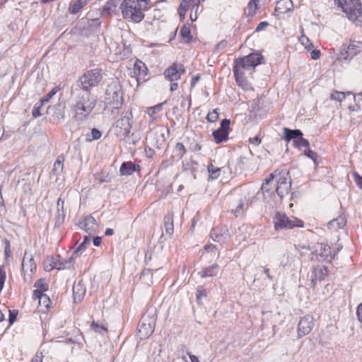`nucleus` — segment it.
<instances>
[{"mask_svg": "<svg viewBox=\"0 0 362 362\" xmlns=\"http://www.w3.org/2000/svg\"><path fill=\"white\" fill-rule=\"evenodd\" d=\"M258 5L257 0H250L247 4V12L248 16H253L257 10L258 9Z\"/></svg>", "mask_w": 362, "mask_h": 362, "instance_id": "nucleus-37", "label": "nucleus"}, {"mask_svg": "<svg viewBox=\"0 0 362 362\" xmlns=\"http://www.w3.org/2000/svg\"><path fill=\"white\" fill-rule=\"evenodd\" d=\"M327 276V269L324 266H317L313 269L311 272L310 281L311 286L315 288L318 281L325 279Z\"/></svg>", "mask_w": 362, "mask_h": 362, "instance_id": "nucleus-18", "label": "nucleus"}, {"mask_svg": "<svg viewBox=\"0 0 362 362\" xmlns=\"http://www.w3.org/2000/svg\"><path fill=\"white\" fill-rule=\"evenodd\" d=\"M346 221L342 216H339L336 218L331 220L327 223V227L331 230H337L342 228L346 225Z\"/></svg>", "mask_w": 362, "mask_h": 362, "instance_id": "nucleus-27", "label": "nucleus"}, {"mask_svg": "<svg viewBox=\"0 0 362 362\" xmlns=\"http://www.w3.org/2000/svg\"><path fill=\"white\" fill-rule=\"evenodd\" d=\"M103 79V71L96 68L86 71L76 83L75 88H80L86 92H91V88L97 86Z\"/></svg>", "mask_w": 362, "mask_h": 362, "instance_id": "nucleus-3", "label": "nucleus"}, {"mask_svg": "<svg viewBox=\"0 0 362 362\" xmlns=\"http://www.w3.org/2000/svg\"><path fill=\"white\" fill-rule=\"evenodd\" d=\"M156 315L154 308L148 310L141 317L138 325V335L141 339L149 337L156 327Z\"/></svg>", "mask_w": 362, "mask_h": 362, "instance_id": "nucleus-4", "label": "nucleus"}, {"mask_svg": "<svg viewBox=\"0 0 362 362\" xmlns=\"http://www.w3.org/2000/svg\"><path fill=\"white\" fill-rule=\"evenodd\" d=\"M132 114L131 111H127L122 117L116 122L117 127H119L122 134L124 137L127 136L132 129Z\"/></svg>", "mask_w": 362, "mask_h": 362, "instance_id": "nucleus-14", "label": "nucleus"}, {"mask_svg": "<svg viewBox=\"0 0 362 362\" xmlns=\"http://www.w3.org/2000/svg\"><path fill=\"white\" fill-rule=\"evenodd\" d=\"M346 98V95L344 92L334 91L330 96V98L334 100L341 102Z\"/></svg>", "mask_w": 362, "mask_h": 362, "instance_id": "nucleus-46", "label": "nucleus"}, {"mask_svg": "<svg viewBox=\"0 0 362 362\" xmlns=\"http://www.w3.org/2000/svg\"><path fill=\"white\" fill-rule=\"evenodd\" d=\"M304 154L310 158V159H312L315 163H316V160H317V154L316 152L312 151V150H310V149H308V150H305V152H304Z\"/></svg>", "mask_w": 362, "mask_h": 362, "instance_id": "nucleus-51", "label": "nucleus"}, {"mask_svg": "<svg viewBox=\"0 0 362 362\" xmlns=\"http://www.w3.org/2000/svg\"><path fill=\"white\" fill-rule=\"evenodd\" d=\"M230 124V119H224L221 122L220 127L214 131L212 135L216 144H220L228 140Z\"/></svg>", "mask_w": 362, "mask_h": 362, "instance_id": "nucleus-13", "label": "nucleus"}, {"mask_svg": "<svg viewBox=\"0 0 362 362\" xmlns=\"http://www.w3.org/2000/svg\"><path fill=\"white\" fill-rule=\"evenodd\" d=\"M91 328L95 332L103 334V332H107V327L103 325H100L98 322H93L91 324Z\"/></svg>", "mask_w": 362, "mask_h": 362, "instance_id": "nucleus-47", "label": "nucleus"}, {"mask_svg": "<svg viewBox=\"0 0 362 362\" xmlns=\"http://www.w3.org/2000/svg\"><path fill=\"white\" fill-rule=\"evenodd\" d=\"M64 202L62 198H59L57 202L58 212L59 213V211H62V219L64 218L65 216L64 211Z\"/></svg>", "mask_w": 362, "mask_h": 362, "instance_id": "nucleus-56", "label": "nucleus"}, {"mask_svg": "<svg viewBox=\"0 0 362 362\" xmlns=\"http://www.w3.org/2000/svg\"><path fill=\"white\" fill-rule=\"evenodd\" d=\"M184 66L180 63H173L164 71L165 79L170 82L178 81L181 75L185 73Z\"/></svg>", "mask_w": 362, "mask_h": 362, "instance_id": "nucleus-11", "label": "nucleus"}, {"mask_svg": "<svg viewBox=\"0 0 362 362\" xmlns=\"http://www.w3.org/2000/svg\"><path fill=\"white\" fill-rule=\"evenodd\" d=\"M91 0H77L69 8L71 14L78 13L80 10L87 5Z\"/></svg>", "mask_w": 362, "mask_h": 362, "instance_id": "nucleus-32", "label": "nucleus"}, {"mask_svg": "<svg viewBox=\"0 0 362 362\" xmlns=\"http://www.w3.org/2000/svg\"><path fill=\"white\" fill-rule=\"evenodd\" d=\"M210 237L215 242L224 243L229 239L230 234L226 226H220L211 231Z\"/></svg>", "mask_w": 362, "mask_h": 362, "instance_id": "nucleus-16", "label": "nucleus"}, {"mask_svg": "<svg viewBox=\"0 0 362 362\" xmlns=\"http://www.w3.org/2000/svg\"><path fill=\"white\" fill-rule=\"evenodd\" d=\"M147 68L145 64L141 61H136L134 66V74H137L139 77L144 79L146 75Z\"/></svg>", "mask_w": 362, "mask_h": 362, "instance_id": "nucleus-31", "label": "nucleus"}, {"mask_svg": "<svg viewBox=\"0 0 362 362\" xmlns=\"http://www.w3.org/2000/svg\"><path fill=\"white\" fill-rule=\"evenodd\" d=\"M314 327V318L313 315H306L301 317L298 325V336L302 337L308 334Z\"/></svg>", "mask_w": 362, "mask_h": 362, "instance_id": "nucleus-12", "label": "nucleus"}, {"mask_svg": "<svg viewBox=\"0 0 362 362\" xmlns=\"http://www.w3.org/2000/svg\"><path fill=\"white\" fill-rule=\"evenodd\" d=\"M175 153L176 156L180 159L183 157L186 153V148L182 143H177L175 146Z\"/></svg>", "mask_w": 362, "mask_h": 362, "instance_id": "nucleus-41", "label": "nucleus"}, {"mask_svg": "<svg viewBox=\"0 0 362 362\" xmlns=\"http://www.w3.org/2000/svg\"><path fill=\"white\" fill-rule=\"evenodd\" d=\"M220 267L217 264H214L211 266L204 268L199 274L202 278L214 277L217 276L219 273Z\"/></svg>", "mask_w": 362, "mask_h": 362, "instance_id": "nucleus-25", "label": "nucleus"}, {"mask_svg": "<svg viewBox=\"0 0 362 362\" xmlns=\"http://www.w3.org/2000/svg\"><path fill=\"white\" fill-rule=\"evenodd\" d=\"M148 3L149 0H123V18L134 23L141 22L144 18V11L147 8Z\"/></svg>", "mask_w": 362, "mask_h": 362, "instance_id": "nucleus-2", "label": "nucleus"}, {"mask_svg": "<svg viewBox=\"0 0 362 362\" xmlns=\"http://www.w3.org/2000/svg\"><path fill=\"white\" fill-rule=\"evenodd\" d=\"M33 299L38 300V304L40 306L44 307L46 309L49 308L51 301L47 295L41 293L38 291H33Z\"/></svg>", "mask_w": 362, "mask_h": 362, "instance_id": "nucleus-26", "label": "nucleus"}, {"mask_svg": "<svg viewBox=\"0 0 362 362\" xmlns=\"http://www.w3.org/2000/svg\"><path fill=\"white\" fill-rule=\"evenodd\" d=\"M96 105V100L91 92H86L80 88H71L70 108L73 112L74 119L78 123L87 120Z\"/></svg>", "mask_w": 362, "mask_h": 362, "instance_id": "nucleus-1", "label": "nucleus"}, {"mask_svg": "<svg viewBox=\"0 0 362 362\" xmlns=\"http://www.w3.org/2000/svg\"><path fill=\"white\" fill-rule=\"evenodd\" d=\"M45 270L47 271H50L54 268L57 269H70L71 268V265H69L68 264H66V260L64 262H59V263H54V265H51V267H49V265H45Z\"/></svg>", "mask_w": 362, "mask_h": 362, "instance_id": "nucleus-39", "label": "nucleus"}, {"mask_svg": "<svg viewBox=\"0 0 362 362\" xmlns=\"http://www.w3.org/2000/svg\"><path fill=\"white\" fill-rule=\"evenodd\" d=\"M166 103V101L159 103L156 105L149 107L146 110V113L149 115L150 117L154 119L155 115L160 112L163 110V106Z\"/></svg>", "mask_w": 362, "mask_h": 362, "instance_id": "nucleus-35", "label": "nucleus"}, {"mask_svg": "<svg viewBox=\"0 0 362 362\" xmlns=\"http://www.w3.org/2000/svg\"><path fill=\"white\" fill-rule=\"evenodd\" d=\"M226 170H229L230 172V164L228 163V166L225 168H218L214 166L213 164H210L208 165V172L209 173V176L212 180H216L218 178L223 172V173H226Z\"/></svg>", "mask_w": 362, "mask_h": 362, "instance_id": "nucleus-24", "label": "nucleus"}, {"mask_svg": "<svg viewBox=\"0 0 362 362\" xmlns=\"http://www.w3.org/2000/svg\"><path fill=\"white\" fill-rule=\"evenodd\" d=\"M101 132L96 128L92 129L90 134H88L86 136V141L88 142H91L94 140L99 139L101 137Z\"/></svg>", "mask_w": 362, "mask_h": 362, "instance_id": "nucleus-38", "label": "nucleus"}, {"mask_svg": "<svg viewBox=\"0 0 362 362\" xmlns=\"http://www.w3.org/2000/svg\"><path fill=\"white\" fill-rule=\"evenodd\" d=\"M284 139L287 141H290L291 140H298L300 136H303V133L299 129H290L288 128L284 127Z\"/></svg>", "mask_w": 362, "mask_h": 362, "instance_id": "nucleus-28", "label": "nucleus"}, {"mask_svg": "<svg viewBox=\"0 0 362 362\" xmlns=\"http://www.w3.org/2000/svg\"><path fill=\"white\" fill-rule=\"evenodd\" d=\"M341 7L351 21H355L361 15V4L359 0H334Z\"/></svg>", "mask_w": 362, "mask_h": 362, "instance_id": "nucleus-8", "label": "nucleus"}, {"mask_svg": "<svg viewBox=\"0 0 362 362\" xmlns=\"http://www.w3.org/2000/svg\"><path fill=\"white\" fill-rule=\"evenodd\" d=\"M165 229L166 234L171 235L174 230V225L172 215H167L164 218Z\"/></svg>", "mask_w": 362, "mask_h": 362, "instance_id": "nucleus-34", "label": "nucleus"}, {"mask_svg": "<svg viewBox=\"0 0 362 362\" xmlns=\"http://www.w3.org/2000/svg\"><path fill=\"white\" fill-rule=\"evenodd\" d=\"M293 7V2L291 0H281L278 1L276 11H279L281 13H286L291 11Z\"/></svg>", "mask_w": 362, "mask_h": 362, "instance_id": "nucleus-29", "label": "nucleus"}, {"mask_svg": "<svg viewBox=\"0 0 362 362\" xmlns=\"http://www.w3.org/2000/svg\"><path fill=\"white\" fill-rule=\"evenodd\" d=\"M86 248V246L84 243H81L76 249L74 251L73 254L66 260V264L71 265V267L73 265V262L74 259L81 255Z\"/></svg>", "mask_w": 362, "mask_h": 362, "instance_id": "nucleus-33", "label": "nucleus"}, {"mask_svg": "<svg viewBox=\"0 0 362 362\" xmlns=\"http://www.w3.org/2000/svg\"><path fill=\"white\" fill-rule=\"evenodd\" d=\"M339 250L338 247L336 251H332L329 245L320 243H315L311 248L312 254L318 261L330 262Z\"/></svg>", "mask_w": 362, "mask_h": 362, "instance_id": "nucleus-9", "label": "nucleus"}, {"mask_svg": "<svg viewBox=\"0 0 362 362\" xmlns=\"http://www.w3.org/2000/svg\"><path fill=\"white\" fill-rule=\"evenodd\" d=\"M79 228L83 230L89 235H94L96 233L97 222L91 216H87L82 218L78 223Z\"/></svg>", "mask_w": 362, "mask_h": 362, "instance_id": "nucleus-15", "label": "nucleus"}, {"mask_svg": "<svg viewBox=\"0 0 362 362\" xmlns=\"http://www.w3.org/2000/svg\"><path fill=\"white\" fill-rule=\"evenodd\" d=\"M274 228L276 230L292 229L294 227H303L301 220L294 216H288L284 213L277 212L274 217Z\"/></svg>", "mask_w": 362, "mask_h": 362, "instance_id": "nucleus-7", "label": "nucleus"}, {"mask_svg": "<svg viewBox=\"0 0 362 362\" xmlns=\"http://www.w3.org/2000/svg\"><path fill=\"white\" fill-rule=\"evenodd\" d=\"M268 25H269V23L267 21H262L257 25V26L255 29V32H259L261 30H263L267 27H268Z\"/></svg>", "mask_w": 362, "mask_h": 362, "instance_id": "nucleus-58", "label": "nucleus"}, {"mask_svg": "<svg viewBox=\"0 0 362 362\" xmlns=\"http://www.w3.org/2000/svg\"><path fill=\"white\" fill-rule=\"evenodd\" d=\"M218 111V109L216 108V109L213 110L212 112H209L206 116V119L209 122H216L218 119V115H219V113Z\"/></svg>", "mask_w": 362, "mask_h": 362, "instance_id": "nucleus-44", "label": "nucleus"}, {"mask_svg": "<svg viewBox=\"0 0 362 362\" xmlns=\"http://www.w3.org/2000/svg\"><path fill=\"white\" fill-rule=\"evenodd\" d=\"M31 362H42V354H40V355H38V354H37L31 360Z\"/></svg>", "mask_w": 362, "mask_h": 362, "instance_id": "nucleus-64", "label": "nucleus"}, {"mask_svg": "<svg viewBox=\"0 0 362 362\" xmlns=\"http://www.w3.org/2000/svg\"><path fill=\"white\" fill-rule=\"evenodd\" d=\"M180 34L184 39L187 40V42H189L192 38L190 29L185 25L182 28Z\"/></svg>", "mask_w": 362, "mask_h": 362, "instance_id": "nucleus-48", "label": "nucleus"}, {"mask_svg": "<svg viewBox=\"0 0 362 362\" xmlns=\"http://www.w3.org/2000/svg\"><path fill=\"white\" fill-rule=\"evenodd\" d=\"M356 315L358 317V320L362 322V303H360L356 310Z\"/></svg>", "mask_w": 362, "mask_h": 362, "instance_id": "nucleus-61", "label": "nucleus"}, {"mask_svg": "<svg viewBox=\"0 0 362 362\" xmlns=\"http://www.w3.org/2000/svg\"><path fill=\"white\" fill-rule=\"evenodd\" d=\"M250 142L254 145L258 146L261 143V139L259 136H255L250 139Z\"/></svg>", "mask_w": 362, "mask_h": 362, "instance_id": "nucleus-63", "label": "nucleus"}, {"mask_svg": "<svg viewBox=\"0 0 362 362\" xmlns=\"http://www.w3.org/2000/svg\"><path fill=\"white\" fill-rule=\"evenodd\" d=\"M245 211V199H240L235 209H231V212L233 215L238 217H242Z\"/></svg>", "mask_w": 362, "mask_h": 362, "instance_id": "nucleus-30", "label": "nucleus"}, {"mask_svg": "<svg viewBox=\"0 0 362 362\" xmlns=\"http://www.w3.org/2000/svg\"><path fill=\"white\" fill-rule=\"evenodd\" d=\"M59 88L57 86L54 87L44 98L40 101V103L44 104L45 103L49 102V100L59 91Z\"/></svg>", "mask_w": 362, "mask_h": 362, "instance_id": "nucleus-43", "label": "nucleus"}, {"mask_svg": "<svg viewBox=\"0 0 362 362\" xmlns=\"http://www.w3.org/2000/svg\"><path fill=\"white\" fill-rule=\"evenodd\" d=\"M233 71L238 84L243 88L247 89L249 86V84L245 77L246 71H243V70L235 67H233Z\"/></svg>", "mask_w": 362, "mask_h": 362, "instance_id": "nucleus-23", "label": "nucleus"}, {"mask_svg": "<svg viewBox=\"0 0 362 362\" xmlns=\"http://www.w3.org/2000/svg\"><path fill=\"white\" fill-rule=\"evenodd\" d=\"M294 144L298 148H308L310 146L309 141L307 139L303 138V136H300L298 140H294Z\"/></svg>", "mask_w": 362, "mask_h": 362, "instance_id": "nucleus-45", "label": "nucleus"}, {"mask_svg": "<svg viewBox=\"0 0 362 362\" xmlns=\"http://www.w3.org/2000/svg\"><path fill=\"white\" fill-rule=\"evenodd\" d=\"M146 277H152L151 271L149 269H145L141 273L140 279L145 280Z\"/></svg>", "mask_w": 362, "mask_h": 362, "instance_id": "nucleus-57", "label": "nucleus"}, {"mask_svg": "<svg viewBox=\"0 0 362 362\" xmlns=\"http://www.w3.org/2000/svg\"><path fill=\"white\" fill-rule=\"evenodd\" d=\"M6 276L5 270L2 267H0V293L3 289L6 281Z\"/></svg>", "mask_w": 362, "mask_h": 362, "instance_id": "nucleus-52", "label": "nucleus"}, {"mask_svg": "<svg viewBox=\"0 0 362 362\" xmlns=\"http://www.w3.org/2000/svg\"><path fill=\"white\" fill-rule=\"evenodd\" d=\"M269 185H270V183H269L264 180V182L262 183V187H261V189L263 193L267 192L271 189Z\"/></svg>", "mask_w": 362, "mask_h": 362, "instance_id": "nucleus-59", "label": "nucleus"}, {"mask_svg": "<svg viewBox=\"0 0 362 362\" xmlns=\"http://www.w3.org/2000/svg\"><path fill=\"white\" fill-rule=\"evenodd\" d=\"M301 33H302V35H300V37H299V41L306 48V49H311L313 47V45L312 44V42H310V39L305 36L304 34H303V30L301 29Z\"/></svg>", "mask_w": 362, "mask_h": 362, "instance_id": "nucleus-42", "label": "nucleus"}, {"mask_svg": "<svg viewBox=\"0 0 362 362\" xmlns=\"http://www.w3.org/2000/svg\"><path fill=\"white\" fill-rule=\"evenodd\" d=\"M284 171L281 170H275L274 173H271L269 175V177L268 178H267L265 180V181H267V182L270 183L271 182H272L274 179L275 177H277V176H281L282 175V173H284Z\"/></svg>", "mask_w": 362, "mask_h": 362, "instance_id": "nucleus-53", "label": "nucleus"}, {"mask_svg": "<svg viewBox=\"0 0 362 362\" xmlns=\"http://www.w3.org/2000/svg\"><path fill=\"white\" fill-rule=\"evenodd\" d=\"M123 102L122 87L117 81H113L107 87L105 103L113 109H119L122 105Z\"/></svg>", "mask_w": 362, "mask_h": 362, "instance_id": "nucleus-5", "label": "nucleus"}, {"mask_svg": "<svg viewBox=\"0 0 362 362\" xmlns=\"http://www.w3.org/2000/svg\"><path fill=\"white\" fill-rule=\"evenodd\" d=\"M8 321L10 325H11L16 320L18 315V311L16 310H9Z\"/></svg>", "mask_w": 362, "mask_h": 362, "instance_id": "nucleus-54", "label": "nucleus"}, {"mask_svg": "<svg viewBox=\"0 0 362 362\" xmlns=\"http://www.w3.org/2000/svg\"><path fill=\"white\" fill-rule=\"evenodd\" d=\"M42 105L43 104L40 103V101L35 104L32 112L33 117L36 118L41 115L40 108L42 106Z\"/></svg>", "mask_w": 362, "mask_h": 362, "instance_id": "nucleus-50", "label": "nucleus"}, {"mask_svg": "<svg viewBox=\"0 0 362 362\" xmlns=\"http://www.w3.org/2000/svg\"><path fill=\"white\" fill-rule=\"evenodd\" d=\"M123 0H109L103 6V13L108 15L116 13L118 8L122 10Z\"/></svg>", "mask_w": 362, "mask_h": 362, "instance_id": "nucleus-21", "label": "nucleus"}, {"mask_svg": "<svg viewBox=\"0 0 362 362\" xmlns=\"http://www.w3.org/2000/svg\"><path fill=\"white\" fill-rule=\"evenodd\" d=\"M140 170V165L131 161L124 162L119 168V173L122 175H131L134 172Z\"/></svg>", "mask_w": 362, "mask_h": 362, "instance_id": "nucleus-22", "label": "nucleus"}, {"mask_svg": "<svg viewBox=\"0 0 362 362\" xmlns=\"http://www.w3.org/2000/svg\"><path fill=\"white\" fill-rule=\"evenodd\" d=\"M262 60L263 57L259 53L253 52L246 57L236 59L233 67L252 74L255 66L262 64Z\"/></svg>", "mask_w": 362, "mask_h": 362, "instance_id": "nucleus-6", "label": "nucleus"}, {"mask_svg": "<svg viewBox=\"0 0 362 362\" xmlns=\"http://www.w3.org/2000/svg\"><path fill=\"white\" fill-rule=\"evenodd\" d=\"M22 269L25 274L31 275L36 270V263L33 255L29 250H25L22 262Z\"/></svg>", "mask_w": 362, "mask_h": 362, "instance_id": "nucleus-17", "label": "nucleus"}, {"mask_svg": "<svg viewBox=\"0 0 362 362\" xmlns=\"http://www.w3.org/2000/svg\"><path fill=\"white\" fill-rule=\"evenodd\" d=\"M64 158L63 156H59L57 160L54 162L52 171L56 175H58L59 173L62 172L64 168Z\"/></svg>", "mask_w": 362, "mask_h": 362, "instance_id": "nucleus-36", "label": "nucleus"}, {"mask_svg": "<svg viewBox=\"0 0 362 362\" xmlns=\"http://www.w3.org/2000/svg\"><path fill=\"white\" fill-rule=\"evenodd\" d=\"M190 0H182L180 8H179V13L180 16H185L186 11L187 10L189 7V3Z\"/></svg>", "mask_w": 362, "mask_h": 362, "instance_id": "nucleus-49", "label": "nucleus"}, {"mask_svg": "<svg viewBox=\"0 0 362 362\" xmlns=\"http://www.w3.org/2000/svg\"><path fill=\"white\" fill-rule=\"evenodd\" d=\"M34 286L36 288L35 291H38L41 293H44V291H46L48 290V284L46 283L45 280L43 279H40L38 281H37Z\"/></svg>", "mask_w": 362, "mask_h": 362, "instance_id": "nucleus-40", "label": "nucleus"}, {"mask_svg": "<svg viewBox=\"0 0 362 362\" xmlns=\"http://www.w3.org/2000/svg\"><path fill=\"white\" fill-rule=\"evenodd\" d=\"M358 46L354 44L344 45L339 54L338 59L341 62H348L358 53Z\"/></svg>", "mask_w": 362, "mask_h": 362, "instance_id": "nucleus-19", "label": "nucleus"}, {"mask_svg": "<svg viewBox=\"0 0 362 362\" xmlns=\"http://www.w3.org/2000/svg\"><path fill=\"white\" fill-rule=\"evenodd\" d=\"M291 187V177L288 175V172L284 171L278 180L276 187V192L278 196L282 199L288 194Z\"/></svg>", "mask_w": 362, "mask_h": 362, "instance_id": "nucleus-10", "label": "nucleus"}, {"mask_svg": "<svg viewBox=\"0 0 362 362\" xmlns=\"http://www.w3.org/2000/svg\"><path fill=\"white\" fill-rule=\"evenodd\" d=\"M320 51L318 50V49H313L311 52H310V57L313 59H317L320 58Z\"/></svg>", "mask_w": 362, "mask_h": 362, "instance_id": "nucleus-60", "label": "nucleus"}, {"mask_svg": "<svg viewBox=\"0 0 362 362\" xmlns=\"http://www.w3.org/2000/svg\"><path fill=\"white\" fill-rule=\"evenodd\" d=\"M353 176L356 185L362 189V177L360 176L356 172L353 173Z\"/></svg>", "mask_w": 362, "mask_h": 362, "instance_id": "nucleus-55", "label": "nucleus"}, {"mask_svg": "<svg viewBox=\"0 0 362 362\" xmlns=\"http://www.w3.org/2000/svg\"><path fill=\"white\" fill-rule=\"evenodd\" d=\"M245 158L240 156L237 160V165L238 166L239 170H241L243 168L245 164Z\"/></svg>", "mask_w": 362, "mask_h": 362, "instance_id": "nucleus-62", "label": "nucleus"}, {"mask_svg": "<svg viewBox=\"0 0 362 362\" xmlns=\"http://www.w3.org/2000/svg\"><path fill=\"white\" fill-rule=\"evenodd\" d=\"M73 298L74 302L78 303L81 302L86 292L85 284L82 279L75 281L73 284Z\"/></svg>", "mask_w": 362, "mask_h": 362, "instance_id": "nucleus-20", "label": "nucleus"}]
</instances>
